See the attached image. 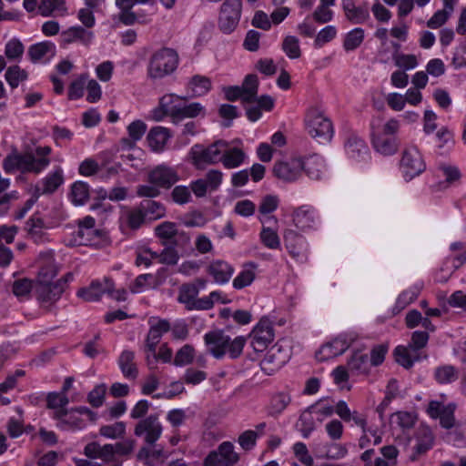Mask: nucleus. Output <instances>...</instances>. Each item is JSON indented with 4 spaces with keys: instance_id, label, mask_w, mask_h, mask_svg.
I'll list each match as a JSON object with an SVG mask.
<instances>
[{
    "instance_id": "nucleus-21",
    "label": "nucleus",
    "mask_w": 466,
    "mask_h": 466,
    "mask_svg": "<svg viewBox=\"0 0 466 466\" xmlns=\"http://www.w3.org/2000/svg\"><path fill=\"white\" fill-rule=\"evenodd\" d=\"M284 242L289 253L295 258L304 260L308 256V242L306 238L294 229L284 232Z\"/></svg>"
},
{
    "instance_id": "nucleus-38",
    "label": "nucleus",
    "mask_w": 466,
    "mask_h": 466,
    "mask_svg": "<svg viewBox=\"0 0 466 466\" xmlns=\"http://www.w3.org/2000/svg\"><path fill=\"white\" fill-rule=\"evenodd\" d=\"M434 437L431 430L427 426H420L416 431V444L414 451L416 455L424 454L433 446Z\"/></svg>"
},
{
    "instance_id": "nucleus-56",
    "label": "nucleus",
    "mask_w": 466,
    "mask_h": 466,
    "mask_svg": "<svg viewBox=\"0 0 466 466\" xmlns=\"http://www.w3.org/2000/svg\"><path fill=\"white\" fill-rule=\"evenodd\" d=\"M138 458L148 466H161L165 462L167 456L161 450L151 451L148 448L143 447L138 452Z\"/></svg>"
},
{
    "instance_id": "nucleus-14",
    "label": "nucleus",
    "mask_w": 466,
    "mask_h": 466,
    "mask_svg": "<svg viewBox=\"0 0 466 466\" xmlns=\"http://www.w3.org/2000/svg\"><path fill=\"white\" fill-rule=\"evenodd\" d=\"M239 460L230 441L222 442L218 449L211 451L204 459V466H232Z\"/></svg>"
},
{
    "instance_id": "nucleus-8",
    "label": "nucleus",
    "mask_w": 466,
    "mask_h": 466,
    "mask_svg": "<svg viewBox=\"0 0 466 466\" xmlns=\"http://www.w3.org/2000/svg\"><path fill=\"white\" fill-rule=\"evenodd\" d=\"M426 168L420 152L415 146L404 148L400 161V170L406 181L420 175Z\"/></svg>"
},
{
    "instance_id": "nucleus-43",
    "label": "nucleus",
    "mask_w": 466,
    "mask_h": 466,
    "mask_svg": "<svg viewBox=\"0 0 466 466\" xmlns=\"http://www.w3.org/2000/svg\"><path fill=\"white\" fill-rule=\"evenodd\" d=\"M435 143L438 154H448L455 144L453 133L445 127L440 128L435 136Z\"/></svg>"
},
{
    "instance_id": "nucleus-36",
    "label": "nucleus",
    "mask_w": 466,
    "mask_h": 466,
    "mask_svg": "<svg viewBox=\"0 0 466 466\" xmlns=\"http://www.w3.org/2000/svg\"><path fill=\"white\" fill-rule=\"evenodd\" d=\"M258 265L248 262L243 265L241 270L233 279L232 286L236 289H242L250 286L256 279Z\"/></svg>"
},
{
    "instance_id": "nucleus-35",
    "label": "nucleus",
    "mask_w": 466,
    "mask_h": 466,
    "mask_svg": "<svg viewBox=\"0 0 466 466\" xmlns=\"http://www.w3.org/2000/svg\"><path fill=\"white\" fill-rule=\"evenodd\" d=\"M64 291L62 281L37 285L36 287L38 299L42 302L49 304H53L57 301Z\"/></svg>"
},
{
    "instance_id": "nucleus-4",
    "label": "nucleus",
    "mask_w": 466,
    "mask_h": 466,
    "mask_svg": "<svg viewBox=\"0 0 466 466\" xmlns=\"http://www.w3.org/2000/svg\"><path fill=\"white\" fill-rule=\"evenodd\" d=\"M204 342L207 350L215 359L220 360L226 354L231 359L238 358L246 344V338L238 336L231 339L223 330L217 329L207 332L204 335Z\"/></svg>"
},
{
    "instance_id": "nucleus-49",
    "label": "nucleus",
    "mask_w": 466,
    "mask_h": 466,
    "mask_svg": "<svg viewBox=\"0 0 466 466\" xmlns=\"http://www.w3.org/2000/svg\"><path fill=\"white\" fill-rule=\"evenodd\" d=\"M365 38V31L361 27H355L345 34L343 37V48L346 52H351L359 48Z\"/></svg>"
},
{
    "instance_id": "nucleus-59",
    "label": "nucleus",
    "mask_w": 466,
    "mask_h": 466,
    "mask_svg": "<svg viewBox=\"0 0 466 466\" xmlns=\"http://www.w3.org/2000/svg\"><path fill=\"white\" fill-rule=\"evenodd\" d=\"M169 198L172 202L178 206H184L192 201V194L189 187L185 185H177L172 187Z\"/></svg>"
},
{
    "instance_id": "nucleus-42",
    "label": "nucleus",
    "mask_w": 466,
    "mask_h": 466,
    "mask_svg": "<svg viewBox=\"0 0 466 466\" xmlns=\"http://www.w3.org/2000/svg\"><path fill=\"white\" fill-rule=\"evenodd\" d=\"M197 289L195 287L190 286V284H184L181 286L178 291V302L184 304L186 308L189 310L197 309L202 310L198 308L200 304V299H197Z\"/></svg>"
},
{
    "instance_id": "nucleus-52",
    "label": "nucleus",
    "mask_w": 466,
    "mask_h": 466,
    "mask_svg": "<svg viewBox=\"0 0 466 466\" xmlns=\"http://www.w3.org/2000/svg\"><path fill=\"white\" fill-rule=\"evenodd\" d=\"M205 113V107L200 103H186V100H184L176 118V123H178L185 118H194L198 116H204Z\"/></svg>"
},
{
    "instance_id": "nucleus-27",
    "label": "nucleus",
    "mask_w": 466,
    "mask_h": 466,
    "mask_svg": "<svg viewBox=\"0 0 466 466\" xmlns=\"http://www.w3.org/2000/svg\"><path fill=\"white\" fill-rule=\"evenodd\" d=\"M345 150L348 157L354 161H367L370 158V150L367 144L356 135L349 137L345 143Z\"/></svg>"
},
{
    "instance_id": "nucleus-28",
    "label": "nucleus",
    "mask_w": 466,
    "mask_h": 466,
    "mask_svg": "<svg viewBox=\"0 0 466 466\" xmlns=\"http://www.w3.org/2000/svg\"><path fill=\"white\" fill-rule=\"evenodd\" d=\"M234 271V267L231 264L221 259L211 261L207 268L208 275L211 276L214 281L219 285L228 283Z\"/></svg>"
},
{
    "instance_id": "nucleus-58",
    "label": "nucleus",
    "mask_w": 466,
    "mask_h": 466,
    "mask_svg": "<svg viewBox=\"0 0 466 466\" xmlns=\"http://www.w3.org/2000/svg\"><path fill=\"white\" fill-rule=\"evenodd\" d=\"M312 412L313 410L310 409V407L305 410L301 413L297 424L302 437L305 439L309 438L316 428L315 419L312 415Z\"/></svg>"
},
{
    "instance_id": "nucleus-15",
    "label": "nucleus",
    "mask_w": 466,
    "mask_h": 466,
    "mask_svg": "<svg viewBox=\"0 0 466 466\" xmlns=\"http://www.w3.org/2000/svg\"><path fill=\"white\" fill-rule=\"evenodd\" d=\"M290 359V352L288 349L276 344L272 346L266 353L260 362L263 372L267 375H272L281 369Z\"/></svg>"
},
{
    "instance_id": "nucleus-53",
    "label": "nucleus",
    "mask_w": 466,
    "mask_h": 466,
    "mask_svg": "<svg viewBox=\"0 0 466 466\" xmlns=\"http://www.w3.org/2000/svg\"><path fill=\"white\" fill-rule=\"evenodd\" d=\"M187 88L194 96H201L211 89V81L205 76L196 75L188 81Z\"/></svg>"
},
{
    "instance_id": "nucleus-23",
    "label": "nucleus",
    "mask_w": 466,
    "mask_h": 466,
    "mask_svg": "<svg viewBox=\"0 0 466 466\" xmlns=\"http://www.w3.org/2000/svg\"><path fill=\"white\" fill-rule=\"evenodd\" d=\"M113 287V279L104 277L102 279L93 280L87 288H83L77 291V296L85 301H98L107 290Z\"/></svg>"
},
{
    "instance_id": "nucleus-3",
    "label": "nucleus",
    "mask_w": 466,
    "mask_h": 466,
    "mask_svg": "<svg viewBox=\"0 0 466 466\" xmlns=\"http://www.w3.org/2000/svg\"><path fill=\"white\" fill-rule=\"evenodd\" d=\"M336 414L345 422L352 421V426L361 429L362 434L359 440V446L361 449L370 445H379L382 441L381 432L375 425L368 423L367 416L358 410L351 411L344 400L336 404Z\"/></svg>"
},
{
    "instance_id": "nucleus-29",
    "label": "nucleus",
    "mask_w": 466,
    "mask_h": 466,
    "mask_svg": "<svg viewBox=\"0 0 466 466\" xmlns=\"http://www.w3.org/2000/svg\"><path fill=\"white\" fill-rule=\"evenodd\" d=\"M223 156L221 164L225 168L233 169L243 165L247 159V154L239 147H231L227 141V146L223 147Z\"/></svg>"
},
{
    "instance_id": "nucleus-22",
    "label": "nucleus",
    "mask_w": 466,
    "mask_h": 466,
    "mask_svg": "<svg viewBox=\"0 0 466 466\" xmlns=\"http://www.w3.org/2000/svg\"><path fill=\"white\" fill-rule=\"evenodd\" d=\"M302 172L301 158H291L289 161L276 162L273 167L274 175L286 182L297 180Z\"/></svg>"
},
{
    "instance_id": "nucleus-39",
    "label": "nucleus",
    "mask_w": 466,
    "mask_h": 466,
    "mask_svg": "<svg viewBox=\"0 0 466 466\" xmlns=\"http://www.w3.org/2000/svg\"><path fill=\"white\" fill-rule=\"evenodd\" d=\"M55 50L56 46L51 42H41L29 47L28 56L34 63L42 62L53 56Z\"/></svg>"
},
{
    "instance_id": "nucleus-50",
    "label": "nucleus",
    "mask_w": 466,
    "mask_h": 466,
    "mask_svg": "<svg viewBox=\"0 0 466 466\" xmlns=\"http://www.w3.org/2000/svg\"><path fill=\"white\" fill-rule=\"evenodd\" d=\"M258 85L259 82L257 75L249 74L246 76L242 85L239 86L244 95V102L251 103L255 101L258 96Z\"/></svg>"
},
{
    "instance_id": "nucleus-64",
    "label": "nucleus",
    "mask_w": 466,
    "mask_h": 466,
    "mask_svg": "<svg viewBox=\"0 0 466 466\" xmlns=\"http://www.w3.org/2000/svg\"><path fill=\"white\" fill-rule=\"evenodd\" d=\"M89 197L88 185L86 183L77 181L75 182L71 188V200L76 206L84 205Z\"/></svg>"
},
{
    "instance_id": "nucleus-41",
    "label": "nucleus",
    "mask_w": 466,
    "mask_h": 466,
    "mask_svg": "<svg viewBox=\"0 0 466 466\" xmlns=\"http://www.w3.org/2000/svg\"><path fill=\"white\" fill-rule=\"evenodd\" d=\"M139 207L145 213L146 219L149 221L160 219L164 218L167 213L165 205L152 198L142 201Z\"/></svg>"
},
{
    "instance_id": "nucleus-40",
    "label": "nucleus",
    "mask_w": 466,
    "mask_h": 466,
    "mask_svg": "<svg viewBox=\"0 0 466 466\" xmlns=\"http://www.w3.org/2000/svg\"><path fill=\"white\" fill-rule=\"evenodd\" d=\"M147 364L150 369H153L158 361L163 363H170L172 360L173 351L167 344H162L158 350L154 347V353L151 351H144Z\"/></svg>"
},
{
    "instance_id": "nucleus-24",
    "label": "nucleus",
    "mask_w": 466,
    "mask_h": 466,
    "mask_svg": "<svg viewBox=\"0 0 466 466\" xmlns=\"http://www.w3.org/2000/svg\"><path fill=\"white\" fill-rule=\"evenodd\" d=\"M39 271L37 274V285L52 283L57 273L52 250L41 252L38 257Z\"/></svg>"
},
{
    "instance_id": "nucleus-20",
    "label": "nucleus",
    "mask_w": 466,
    "mask_h": 466,
    "mask_svg": "<svg viewBox=\"0 0 466 466\" xmlns=\"http://www.w3.org/2000/svg\"><path fill=\"white\" fill-rule=\"evenodd\" d=\"M148 332L144 345V351L154 353V347H157L162 337L170 330L171 325L168 320L158 317H151L148 319Z\"/></svg>"
},
{
    "instance_id": "nucleus-6",
    "label": "nucleus",
    "mask_w": 466,
    "mask_h": 466,
    "mask_svg": "<svg viewBox=\"0 0 466 466\" xmlns=\"http://www.w3.org/2000/svg\"><path fill=\"white\" fill-rule=\"evenodd\" d=\"M305 127L307 132L320 142H329L333 137V126L323 110L318 106H310L305 115Z\"/></svg>"
},
{
    "instance_id": "nucleus-62",
    "label": "nucleus",
    "mask_w": 466,
    "mask_h": 466,
    "mask_svg": "<svg viewBox=\"0 0 466 466\" xmlns=\"http://www.w3.org/2000/svg\"><path fill=\"white\" fill-rule=\"evenodd\" d=\"M5 78L11 88H16L20 83L27 79V73L19 66H9L5 74Z\"/></svg>"
},
{
    "instance_id": "nucleus-55",
    "label": "nucleus",
    "mask_w": 466,
    "mask_h": 466,
    "mask_svg": "<svg viewBox=\"0 0 466 466\" xmlns=\"http://www.w3.org/2000/svg\"><path fill=\"white\" fill-rule=\"evenodd\" d=\"M423 288L422 282H417L406 290L402 291L396 301L397 307L400 309H404L408 305H410L411 302H413L418 296L420 295L421 289Z\"/></svg>"
},
{
    "instance_id": "nucleus-9",
    "label": "nucleus",
    "mask_w": 466,
    "mask_h": 466,
    "mask_svg": "<svg viewBox=\"0 0 466 466\" xmlns=\"http://www.w3.org/2000/svg\"><path fill=\"white\" fill-rule=\"evenodd\" d=\"M242 12L241 0H225L220 5L218 25L224 34H231L238 25Z\"/></svg>"
},
{
    "instance_id": "nucleus-48",
    "label": "nucleus",
    "mask_w": 466,
    "mask_h": 466,
    "mask_svg": "<svg viewBox=\"0 0 466 466\" xmlns=\"http://www.w3.org/2000/svg\"><path fill=\"white\" fill-rule=\"evenodd\" d=\"M396 361L402 367L409 369L419 360V354L410 346H398L394 350Z\"/></svg>"
},
{
    "instance_id": "nucleus-63",
    "label": "nucleus",
    "mask_w": 466,
    "mask_h": 466,
    "mask_svg": "<svg viewBox=\"0 0 466 466\" xmlns=\"http://www.w3.org/2000/svg\"><path fill=\"white\" fill-rule=\"evenodd\" d=\"M100 238L101 232L96 228H77L76 241L79 245L92 246L96 244Z\"/></svg>"
},
{
    "instance_id": "nucleus-44",
    "label": "nucleus",
    "mask_w": 466,
    "mask_h": 466,
    "mask_svg": "<svg viewBox=\"0 0 466 466\" xmlns=\"http://www.w3.org/2000/svg\"><path fill=\"white\" fill-rule=\"evenodd\" d=\"M122 223L128 228L136 230L138 229L147 220L145 213L140 208L139 205L136 208H130L123 212L121 216Z\"/></svg>"
},
{
    "instance_id": "nucleus-47",
    "label": "nucleus",
    "mask_w": 466,
    "mask_h": 466,
    "mask_svg": "<svg viewBox=\"0 0 466 466\" xmlns=\"http://www.w3.org/2000/svg\"><path fill=\"white\" fill-rule=\"evenodd\" d=\"M347 365L349 370L356 374H368L371 367L368 355L359 351L353 353Z\"/></svg>"
},
{
    "instance_id": "nucleus-46",
    "label": "nucleus",
    "mask_w": 466,
    "mask_h": 466,
    "mask_svg": "<svg viewBox=\"0 0 466 466\" xmlns=\"http://www.w3.org/2000/svg\"><path fill=\"white\" fill-rule=\"evenodd\" d=\"M47 407L54 410L53 417L58 419L66 410L69 402L67 396L61 392H49L46 397Z\"/></svg>"
},
{
    "instance_id": "nucleus-25",
    "label": "nucleus",
    "mask_w": 466,
    "mask_h": 466,
    "mask_svg": "<svg viewBox=\"0 0 466 466\" xmlns=\"http://www.w3.org/2000/svg\"><path fill=\"white\" fill-rule=\"evenodd\" d=\"M451 255L446 258L447 268L445 275L441 277L440 280L449 279L454 270L466 262V244L454 242L451 245Z\"/></svg>"
},
{
    "instance_id": "nucleus-18",
    "label": "nucleus",
    "mask_w": 466,
    "mask_h": 466,
    "mask_svg": "<svg viewBox=\"0 0 466 466\" xmlns=\"http://www.w3.org/2000/svg\"><path fill=\"white\" fill-rule=\"evenodd\" d=\"M456 404H446L443 400H431L427 408V413L432 419H439L442 428L450 430L454 425V412Z\"/></svg>"
},
{
    "instance_id": "nucleus-10",
    "label": "nucleus",
    "mask_w": 466,
    "mask_h": 466,
    "mask_svg": "<svg viewBox=\"0 0 466 466\" xmlns=\"http://www.w3.org/2000/svg\"><path fill=\"white\" fill-rule=\"evenodd\" d=\"M96 414L86 407L66 410L58 419L57 427L63 431H78L86 427V421H95Z\"/></svg>"
},
{
    "instance_id": "nucleus-34",
    "label": "nucleus",
    "mask_w": 466,
    "mask_h": 466,
    "mask_svg": "<svg viewBox=\"0 0 466 466\" xmlns=\"http://www.w3.org/2000/svg\"><path fill=\"white\" fill-rule=\"evenodd\" d=\"M63 183V169L60 167H56L41 180L36 190L40 194H51L54 193Z\"/></svg>"
},
{
    "instance_id": "nucleus-54",
    "label": "nucleus",
    "mask_w": 466,
    "mask_h": 466,
    "mask_svg": "<svg viewBox=\"0 0 466 466\" xmlns=\"http://www.w3.org/2000/svg\"><path fill=\"white\" fill-rule=\"evenodd\" d=\"M64 35L67 43L80 41L84 45H89L94 38L92 32L79 25L70 27Z\"/></svg>"
},
{
    "instance_id": "nucleus-7",
    "label": "nucleus",
    "mask_w": 466,
    "mask_h": 466,
    "mask_svg": "<svg viewBox=\"0 0 466 466\" xmlns=\"http://www.w3.org/2000/svg\"><path fill=\"white\" fill-rule=\"evenodd\" d=\"M227 146L226 140H218L208 147L199 144L194 145L189 151L193 166L203 170L208 165H216L221 163L223 147Z\"/></svg>"
},
{
    "instance_id": "nucleus-5",
    "label": "nucleus",
    "mask_w": 466,
    "mask_h": 466,
    "mask_svg": "<svg viewBox=\"0 0 466 466\" xmlns=\"http://www.w3.org/2000/svg\"><path fill=\"white\" fill-rule=\"evenodd\" d=\"M179 62V56L176 49L166 46L158 48L148 58L147 76L151 81L168 77L177 70Z\"/></svg>"
},
{
    "instance_id": "nucleus-12",
    "label": "nucleus",
    "mask_w": 466,
    "mask_h": 466,
    "mask_svg": "<svg viewBox=\"0 0 466 466\" xmlns=\"http://www.w3.org/2000/svg\"><path fill=\"white\" fill-rule=\"evenodd\" d=\"M357 339L354 332H345L338 335L330 342L323 345L316 353L319 361H325L343 354L350 346Z\"/></svg>"
},
{
    "instance_id": "nucleus-19",
    "label": "nucleus",
    "mask_w": 466,
    "mask_h": 466,
    "mask_svg": "<svg viewBox=\"0 0 466 466\" xmlns=\"http://www.w3.org/2000/svg\"><path fill=\"white\" fill-rule=\"evenodd\" d=\"M370 127L371 142L375 151L383 156L394 155L400 147L399 139L396 137L384 136L380 131V126L375 120L371 122Z\"/></svg>"
},
{
    "instance_id": "nucleus-33",
    "label": "nucleus",
    "mask_w": 466,
    "mask_h": 466,
    "mask_svg": "<svg viewBox=\"0 0 466 466\" xmlns=\"http://www.w3.org/2000/svg\"><path fill=\"white\" fill-rule=\"evenodd\" d=\"M170 137L171 134L167 127H155L149 130L147 140L152 151L160 153L164 151Z\"/></svg>"
},
{
    "instance_id": "nucleus-13",
    "label": "nucleus",
    "mask_w": 466,
    "mask_h": 466,
    "mask_svg": "<svg viewBox=\"0 0 466 466\" xmlns=\"http://www.w3.org/2000/svg\"><path fill=\"white\" fill-rule=\"evenodd\" d=\"M184 100H186L185 97L173 93L164 95L159 98L158 106L151 111L152 118L155 121H162L168 116L172 122L176 123V118Z\"/></svg>"
},
{
    "instance_id": "nucleus-26",
    "label": "nucleus",
    "mask_w": 466,
    "mask_h": 466,
    "mask_svg": "<svg viewBox=\"0 0 466 466\" xmlns=\"http://www.w3.org/2000/svg\"><path fill=\"white\" fill-rule=\"evenodd\" d=\"M341 6L346 18L354 25L364 24L370 19L368 5H356L354 0H341Z\"/></svg>"
},
{
    "instance_id": "nucleus-32",
    "label": "nucleus",
    "mask_w": 466,
    "mask_h": 466,
    "mask_svg": "<svg viewBox=\"0 0 466 466\" xmlns=\"http://www.w3.org/2000/svg\"><path fill=\"white\" fill-rule=\"evenodd\" d=\"M117 364L126 379L134 380L138 377L136 354L133 350H124L118 357Z\"/></svg>"
},
{
    "instance_id": "nucleus-2",
    "label": "nucleus",
    "mask_w": 466,
    "mask_h": 466,
    "mask_svg": "<svg viewBox=\"0 0 466 466\" xmlns=\"http://www.w3.org/2000/svg\"><path fill=\"white\" fill-rule=\"evenodd\" d=\"M180 179L176 167L159 164L147 174V184L138 185L136 189L138 198H155L161 195V189H170Z\"/></svg>"
},
{
    "instance_id": "nucleus-51",
    "label": "nucleus",
    "mask_w": 466,
    "mask_h": 466,
    "mask_svg": "<svg viewBox=\"0 0 466 466\" xmlns=\"http://www.w3.org/2000/svg\"><path fill=\"white\" fill-rule=\"evenodd\" d=\"M154 232L164 244L172 243L177 234V225L175 222L164 221L155 228Z\"/></svg>"
},
{
    "instance_id": "nucleus-16",
    "label": "nucleus",
    "mask_w": 466,
    "mask_h": 466,
    "mask_svg": "<svg viewBox=\"0 0 466 466\" xmlns=\"http://www.w3.org/2000/svg\"><path fill=\"white\" fill-rule=\"evenodd\" d=\"M250 338L251 346L255 351L265 350L275 338L272 322L268 318H262L253 329Z\"/></svg>"
},
{
    "instance_id": "nucleus-11",
    "label": "nucleus",
    "mask_w": 466,
    "mask_h": 466,
    "mask_svg": "<svg viewBox=\"0 0 466 466\" xmlns=\"http://www.w3.org/2000/svg\"><path fill=\"white\" fill-rule=\"evenodd\" d=\"M291 220L293 226L299 232L317 230L320 225V217L318 210L308 204L293 208Z\"/></svg>"
},
{
    "instance_id": "nucleus-31",
    "label": "nucleus",
    "mask_w": 466,
    "mask_h": 466,
    "mask_svg": "<svg viewBox=\"0 0 466 466\" xmlns=\"http://www.w3.org/2000/svg\"><path fill=\"white\" fill-rule=\"evenodd\" d=\"M84 454L89 459H100L105 462L113 461L116 455L113 444L100 445L96 441L87 443Z\"/></svg>"
},
{
    "instance_id": "nucleus-1",
    "label": "nucleus",
    "mask_w": 466,
    "mask_h": 466,
    "mask_svg": "<svg viewBox=\"0 0 466 466\" xmlns=\"http://www.w3.org/2000/svg\"><path fill=\"white\" fill-rule=\"evenodd\" d=\"M52 148L49 146H38L35 152H18L14 149L3 160V168L8 174L15 171L39 174L51 163Z\"/></svg>"
},
{
    "instance_id": "nucleus-37",
    "label": "nucleus",
    "mask_w": 466,
    "mask_h": 466,
    "mask_svg": "<svg viewBox=\"0 0 466 466\" xmlns=\"http://www.w3.org/2000/svg\"><path fill=\"white\" fill-rule=\"evenodd\" d=\"M39 15L45 17L56 15L65 16L67 15L66 0H42L38 5Z\"/></svg>"
},
{
    "instance_id": "nucleus-30",
    "label": "nucleus",
    "mask_w": 466,
    "mask_h": 466,
    "mask_svg": "<svg viewBox=\"0 0 466 466\" xmlns=\"http://www.w3.org/2000/svg\"><path fill=\"white\" fill-rule=\"evenodd\" d=\"M302 171L307 176L315 180L321 179L326 173V166L321 156L314 154L307 157L301 158Z\"/></svg>"
},
{
    "instance_id": "nucleus-60",
    "label": "nucleus",
    "mask_w": 466,
    "mask_h": 466,
    "mask_svg": "<svg viewBox=\"0 0 466 466\" xmlns=\"http://www.w3.org/2000/svg\"><path fill=\"white\" fill-rule=\"evenodd\" d=\"M15 410L18 413V417L9 418V420L6 423V430H7L8 435L13 439H16V438L20 437L25 432V422H24V419H23V410L19 407H17Z\"/></svg>"
},
{
    "instance_id": "nucleus-45",
    "label": "nucleus",
    "mask_w": 466,
    "mask_h": 466,
    "mask_svg": "<svg viewBox=\"0 0 466 466\" xmlns=\"http://www.w3.org/2000/svg\"><path fill=\"white\" fill-rule=\"evenodd\" d=\"M291 402V396L287 392L274 394L268 406V412L270 416L280 415Z\"/></svg>"
},
{
    "instance_id": "nucleus-57",
    "label": "nucleus",
    "mask_w": 466,
    "mask_h": 466,
    "mask_svg": "<svg viewBox=\"0 0 466 466\" xmlns=\"http://www.w3.org/2000/svg\"><path fill=\"white\" fill-rule=\"evenodd\" d=\"M231 299L223 291L215 290L209 293L208 296L200 298V304L198 308L202 310H208L213 308L215 303L228 304Z\"/></svg>"
},
{
    "instance_id": "nucleus-17",
    "label": "nucleus",
    "mask_w": 466,
    "mask_h": 466,
    "mask_svg": "<svg viewBox=\"0 0 466 466\" xmlns=\"http://www.w3.org/2000/svg\"><path fill=\"white\" fill-rule=\"evenodd\" d=\"M163 427L157 415H150L141 420L135 427L134 433L144 438L148 445L155 444L161 437Z\"/></svg>"
},
{
    "instance_id": "nucleus-61",
    "label": "nucleus",
    "mask_w": 466,
    "mask_h": 466,
    "mask_svg": "<svg viewBox=\"0 0 466 466\" xmlns=\"http://www.w3.org/2000/svg\"><path fill=\"white\" fill-rule=\"evenodd\" d=\"M259 239L261 243L269 249H279L281 245L278 232L270 227H262L259 233Z\"/></svg>"
}]
</instances>
